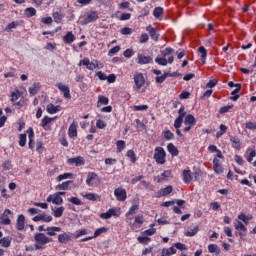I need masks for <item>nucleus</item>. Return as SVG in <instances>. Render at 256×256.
Instances as JSON below:
<instances>
[{
    "label": "nucleus",
    "mask_w": 256,
    "mask_h": 256,
    "mask_svg": "<svg viewBox=\"0 0 256 256\" xmlns=\"http://www.w3.org/2000/svg\"><path fill=\"white\" fill-rule=\"evenodd\" d=\"M114 195L117 201H125L127 199V191L123 188H116L114 190Z\"/></svg>",
    "instance_id": "obj_11"
},
{
    "label": "nucleus",
    "mask_w": 256,
    "mask_h": 256,
    "mask_svg": "<svg viewBox=\"0 0 256 256\" xmlns=\"http://www.w3.org/2000/svg\"><path fill=\"white\" fill-rule=\"evenodd\" d=\"M96 127L97 129H105V127H107V123H105V121L98 119L96 121Z\"/></svg>",
    "instance_id": "obj_60"
},
{
    "label": "nucleus",
    "mask_w": 256,
    "mask_h": 256,
    "mask_svg": "<svg viewBox=\"0 0 256 256\" xmlns=\"http://www.w3.org/2000/svg\"><path fill=\"white\" fill-rule=\"evenodd\" d=\"M163 135H164V139H166L167 141H171V140L175 139V134H173V132H171V130L164 131Z\"/></svg>",
    "instance_id": "obj_47"
},
{
    "label": "nucleus",
    "mask_w": 256,
    "mask_h": 256,
    "mask_svg": "<svg viewBox=\"0 0 256 256\" xmlns=\"http://www.w3.org/2000/svg\"><path fill=\"white\" fill-rule=\"evenodd\" d=\"M20 97L21 92H19V90H16L11 94V102L13 103V105H16L17 107H21L23 105V102L19 100Z\"/></svg>",
    "instance_id": "obj_12"
},
{
    "label": "nucleus",
    "mask_w": 256,
    "mask_h": 256,
    "mask_svg": "<svg viewBox=\"0 0 256 256\" xmlns=\"http://www.w3.org/2000/svg\"><path fill=\"white\" fill-rule=\"evenodd\" d=\"M11 241H13V238H11L10 236L3 237L0 239V245L5 248L11 247Z\"/></svg>",
    "instance_id": "obj_30"
},
{
    "label": "nucleus",
    "mask_w": 256,
    "mask_h": 256,
    "mask_svg": "<svg viewBox=\"0 0 256 256\" xmlns=\"http://www.w3.org/2000/svg\"><path fill=\"white\" fill-rule=\"evenodd\" d=\"M96 179H98L97 174L95 172H90L87 176L86 184L91 187L95 184Z\"/></svg>",
    "instance_id": "obj_21"
},
{
    "label": "nucleus",
    "mask_w": 256,
    "mask_h": 256,
    "mask_svg": "<svg viewBox=\"0 0 256 256\" xmlns=\"http://www.w3.org/2000/svg\"><path fill=\"white\" fill-rule=\"evenodd\" d=\"M51 121H53V118L49 116H44V118L41 120L40 127H42L43 129H47V126L49 125V123H51Z\"/></svg>",
    "instance_id": "obj_35"
},
{
    "label": "nucleus",
    "mask_w": 256,
    "mask_h": 256,
    "mask_svg": "<svg viewBox=\"0 0 256 256\" xmlns=\"http://www.w3.org/2000/svg\"><path fill=\"white\" fill-rule=\"evenodd\" d=\"M84 65L89 71H95L97 67H99V61L93 60L92 62L89 60L88 57H85L83 60H80L78 66L81 67Z\"/></svg>",
    "instance_id": "obj_4"
},
{
    "label": "nucleus",
    "mask_w": 256,
    "mask_h": 256,
    "mask_svg": "<svg viewBox=\"0 0 256 256\" xmlns=\"http://www.w3.org/2000/svg\"><path fill=\"white\" fill-rule=\"evenodd\" d=\"M64 41L69 45L70 43H73V41H75V35L73 34V32H67V34L64 36Z\"/></svg>",
    "instance_id": "obj_38"
},
{
    "label": "nucleus",
    "mask_w": 256,
    "mask_h": 256,
    "mask_svg": "<svg viewBox=\"0 0 256 256\" xmlns=\"http://www.w3.org/2000/svg\"><path fill=\"white\" fill-rule=\"evenodd\" d=\"M171 193H173V186L169 185L165 188H162L160 191H159V195L161 197H167V195H171Z\"/></svg>",
    "instance_id": "obj_26"
},
{
    "label": "nucleus",
    "mask_w": 256,
    "mask_h": 256,
    "mask_svg": "<svg viewBox=\"0 0 256 256\" xmlns=\"http://www.w3.org/2000/svg\"><path fill=\"white\" fill-rule=\"evenodd\" d=\"M19 145L20 147H25V145H27V134L19 135Z\"/></svg>",
    "instance_id": "obj_50"
},
{
    "label": "nucleus",
    "mask_w": 256,
    "mask_h": 256,
    "mask_svg": "<svg viewBox=\"0 0 256 256\" xmlns=\"http://www.w3.org/2000/svg\"><path fill=\"white\" fill-rule=\"evenodd\" d=\"M91 230L89 229H81L78 230L75 234V239H79V237H83V235H90Z\"/></svg>",
    "instance_id": "obj_43"
},
{
    "label": "nucleus",
    "mask_w": 256,
    "mask_h": 256,
    "mask_svg": "<svg viewBox=\"0 0 256 256\" xmlns=\"http://www.w3.org/2000/svg\"><path fill=\"white\" fill-rule=\"evenodd\" d=\"M182 179L186 185H189V183H191V181H193V176L191 175V170H184L183 174H182Z\"/></svg>",
    "instance_id": "obj_20"
},
{
    "label": "nucleus",
    "mask_w": 256,
    "mask_h": 256,
    "mask_svg": "<svg viewBox=\"0 0 256 256\" xmlns=\"http://www.w3.org/2000/svg\"><path fill=\"white\" fill-rule=\"evenodd\" d=\"M126 157L130 159L131 163H137V154H135V151L128 150L126 153Z\"/></svg>",
    "instance_id": "obj_37"
},
{
    "label": "nucleus",
    "mask_w": 256,
    "mask_h": 256,
    "mask_svg": "<svg viewBox=\"0 0 256 256\" xmlns=\"http://www.w3.org/2000/svg\"><path fill=\"white\" fill-rule=\"evenodd\" d=\"M19 25H21V23H19V21H13L7 25L6 31H11V29H17V27H19Z\"/></svg>",
    "instance_id": "obj_52"
},
{
    "label": "nucleus",
    "mask_w": 256,
    "mask_h": 256,
    "mask_svg": "<svg viewBox=\"0 0 256 256\" xmlns=\"http://www.w3.org/2000/svg\"><path fill=\"white\" fill-rule=\"evenodd\" d=\"M56 87H58L59 91L63 93L64 99H71V90L69 89V86L63 83H58Z\"/></svg>",
    "instance_id": "obj_9"
},
{
    "label": "nucleus",
    "mask_w": 256,
    "mask_h": 256,
    "mask_svg": "<svg viewBox=\"0 0 256 256\" xmlns=\"http://www.w3.org/2000/svg\"><path fill=\"white\" fill-rule=\"evenodd\" d=\"M108 211L111 217H119V215H121V212H119L117 208H110Z\"/></svg>",
    "instance_id": "obj_58"
},
{
    "label": "nucleus",
    "mask_w": 256,
    "mask_h": 256,
    "mask_svg": "<svg viewBox=\"0 0 256 256\" xmlns=\"http://www.w3.org/2000/svg\"><path fill=\"white\" fill-rule=\"evenodd\" d=\"M134 223H137L138 225H143V223H145V218L142 214H139L135 216Z\"/></svg>",
    "instance_id": "obj_56"
},
{
    "label": "nucleus",
    "mask_w": 256,
    "mask_h": 256,
    "mask_svg": "<svg viewBox=\"0 0 256 256\" xmlns=\"http://www.w3.org/2000/svg\"><path fill=\"white\" fill-rule=\"evenodd\" d=\"M43 141H37L36 142V151L37 153H39V155H41V153H43Z\"/></svg>",
    "instance_id": "obj_62"
},
{
    "label": "nucleus",
    "mask_w": 256,
    "mask_h": 256,
    "mask_svg": "<svg viewBox=\"0 0 256 256\" xmlns=\"http://www.w3.org/2000/svg\"><path fill=\"white\" fill-rule=\"evenodd\" d=\"M230 143H232L233 149L241 151V139L237 136H230Z\"/></svg>",
    "instance_id": "obj_14"
},
{
    "label": "nucleus",
    "mask_w": 256,
    "mask_h": 256,
    "mask_svg": "<svg viewBox=\"0 0 256 256\" xmlns=\"http://www.w3.org/2000/svg\"><path fill=\"white\" fill-rule=\"evenodd\" d=\"M69 203H72L73 205H83V201L77 197H70L68 198Z\"/></svg>",
    "instance_id": "obj_53"
},
{
    "label": "nucleus",
    "mask_w": 256,
    "mask_h": 256,
    "mask_svg": "<svg viewBox=\"0 0 256 256\" xmlns=\"http://www.w3.org/2000/svg\"><path fill=\"white\" fill-rule=\"evenodd\" d=\"M107 231H109V228L107 227L98 228L94 232V235H93L94 239H97V237H100V235H103V233H107Z\"/></svg>",
    "instance_id": "obj_36"
},
{
    "label": "nucleus",
    "mask_w": 256,
    "mask_h": 256,
    "mask_svg": "<svg viewBox=\"0 0 256 256\" xmlns=\"http://www.w3.org/2000/svg\"><path fill=\"white\" fill-rule=\"evenodd\" d=\"M84 198L88 201H101V196L95 193H87L86 195H84Z\"/></svg>",
    "instance_id": "obj_29"
},
{
    "label": "nucleus",
    "mask_w": 256,
    "mask_h": 256,
    "mask_svg": "<svg viewBox=\"0 0 256 256\" xmlns=\"http://www.w3.org/2000/svg\"><path fill=\"white\" fill-rule=\"evenodd\" d=\"M208 251L209 253H215V255H221V249L219 246H217V244H209Z\"/></svg>",
    "instance_id": "obj_31"
},
{
    "label": "nucleus",
    "mask_w": 256,
    "mask_h": 256,
    "mask_svg": "<svg viewBox=\"0 0 256 256\" xmlns=\"http://www.w3.org/2000/svg\"><path fill=\"white\" fill-rule=\"evenodd\" d=\"M116 147H117V153H121L126 147L125 141L123 140H118L116 142Z\"/></svg>",
    "instance_id": "obj_48"
},
{
    "label": "nucleus",
    "mask_w": 256,
    "mask_h": 256,
    "mask_svg": "<svg viewBox=\"0 0 256 256\" xmlns=\"http://www.w3.org/2000/svg\"><path fill=\"white\" fill-rule=\"evenodd\" d=\"M58 241L59 243H67L68 241H71V236L67 233L59 234Z\"/></svg>",
    "instance_id": "obj_39"
},
{
    "label": "nucleus",
    "mask_w": 256,
    "mask_h": 256,
    "mask_svg": "<svg viewBox=\"0 0 256 256\" xmlns=\"http://www.w3.org/2000/svg\"><path fill=\"white\" fill-rule=\"evenodd\" d=\"M120 51H121V46H115L108 51V57H113V55L119 53Z\"/></svg>",
    "instance_id": "obj_51"
},
{
    "label": "nucleus",
    "mask_w": 256,
    "mask_h": 256,
    "mask_svg": "<svg viewBox=\"0 0 256 256\" xmlns=\"http://www.w3.org/2000/svg\"><path fill=\"white\" fill-rule=\"evenodd\" d=\"M149 41V34L148 33H142L139 39V43H147Z\"/></svg>",
    "instance_id": "obj_59"
},
{
    "label": "nucleus",
    "mask_w": 256,
    "mask_h": 256,
    "mask_svg": "<svg viewBox=\"0 0 256 256\" xmlns=\"http://www.w3.org/2000/svg\"><path fill=\"white\" fill-rule=\"evenodd\" d=\"M238 219L239 221H243V223H245V225H249V221H251V219H253V216L251 215H245L244 213H241L238 215Z\"/></svg>",
    "instance_id": "obj_33"
},
{
    "label": "nucleus",
    "mask_w": 256,
    "mask_h": 256,
    "mask_svg": "<svg viewBox=\"0 0 256 256\" xmlns=\"http://www.w3.org/2000/svg\"><path fill=\"white\" fill-rule=\"evenodd\" d=\"M16 229L17 231H23L25 229V216L23 214H20L17 218Z\"/></svg>",
    "instance_id": "obj_16"
},
{
    "label": "nucleus",
    "mask_w": 256,
    "mask_h": 256,
    "mask_svg": "<svg viewBox=\"0 0 256 256\" xmlns=\"http://www.w3.org/2000/svg\"><path fill=\"white\" fill-rule=\"evenodd\" d=\"M71 183H73V181L68 180L66 182H63L62 184H58L56 186V189H58V191H67V190H69V186L71 185Z\"/></svg>",
    "instance_id": "obj_28"
},
{
    "label": "nucleus",
    "mask_w": 256,
    "mask_h": 256,
    "mask_svg": "<svg viewBox=\"0 0 256 256\" xmlns=\"http://www.w3.org/2000/svg\"><path fill=\"white\" fill-rule=\"evenodd\" d=\"M9 215H12L11 210L6 209L4 213L0 216V221L2 225H11V219H9Z\"/></svg>",
    "instance_id": "obj_13"
},
{
    "label": "nucleus",
    "mask_w": 256,
    "mask_h": 256,
    "mask_svg": "<svg viewBox=\"0 0 256 256\" xmlns=\"http://www.w3.org/2000/svg\"><path fill=\"white\" fill-rule=\"evenodd\" d=\"M213 169L217 175H221V173H223V166H221V162L218 158L213 159Z\"/></svg>",
    "instance_id": "obj_17"
},
{
    "label": "nucleus",
    "mask_w": 256,
    "mask_h": 256,
    "mask_svg": "<svg viewBox=\"0 0 256 256\" xmlns=\"http://www.w3.org/2000/svg\"><path fill=\"white\" fill-rule=\"evenodd\" d=\"M68 136L70 139L77 137V123L73 122L68 128Z\"/></svg>",
    "instance_id": "obj_19"
},
{
    "label": "nucleus",
    "mask_w": 256,
    "mask_h": 256,
    "mask_svg": "<svg viewBox=\"0 0 256 256\" xmlns=\"http://www.w3.org/2000/svg\"><path fill=\"white\" fill-rule=\"evenodd\" d=\"M198 52L201 54L200 61L205 65V61L207 60V49H205V46H200L198 48Z\"/></svg>",
    "instance_id": "obj_25"
},
{
    "label": "nucleus",
    "mask_w": 256,
    "mask_h": 256,
    "mask_svg": "<svg viewBox=\"0 0 256 256\" xmlns=\"http://www.w3.org/2000/svg\"><path fill=\"white\" fill-rule=\"evenodd\" d=\"M53 205H62L63 204V198L59 196V194H54V198L52 200Z\"/></svg>",
    "instance_id": "obj_49"
},
{
    "label": "nucleus",
    "mask_w": 256,
    "mask_h": 256,
    "mask_svg": "<svg viewBox=\"0 0 256 256\" xmlns=\"http://www.w3.org/2000/svg\"><path fill=\"white\" fill-rule=\"evenodd\" d=\"M184 123L186 125H191L192 127H194V125H197V119H195V116H193L192 114H188L185 117Z\"/></svg>",
    "instance_id": "obj_23"
},
{
    "label": "nucleus",
    "mask_w": 256,
    "mask_h": 256,
    "mask_svg": "<svg viewBox=\"0 0 256 256\" xmlns=\"http://www.w3.org/2000/svg\"><path fill=\"white\" fill-rule=\"evenodd\" d=\"M24 14L25 17L31 18V17H35V15H37V10L33 7H28L24 10Z\"/></svg>",
    "instance_id": "obj_32"
},
{
    "label": "nucleus",
    "mask_w": 256,
    "mask_h": 256,
    "mask_svg": "<svg viewBox=\"0 0 256 256\" xmlns=\"http://www.w3.org/2000/svg\"><path fill=\"white\" fill-rule=\"evenodd\" d=\"M177 249L179 251H185V249H187V247L185 246V244L180 243V242L174 243V245L171 246L170 248H163L160 256L175 255L177 253Z\"/></svg>",
    "instance_id": "obj_2"
},
{
    "label": "nucleus",
    "mask_w": 256,
    "mask_h": 256,
    "mask_svg": "<svg viewBox=\"0 0 256 256\" xmlns=\"http://www.w3.org/2000/svg\"><path fill=\"white\" fill-rule=\"evenodd\" d=\"M98 103H100L101 105H109V98L105 96H99Z\"/></svg>",
    "instance_id": "obj_63"
},
{
    "label": "nucleus",
    "mask_w": 256,
    "mask_h": 256,
    "mask_svg": "<svg viewBox=\"0 0 256 256\" xmlns=\"http://www.w3.org/2000/svg\"><path fill=\"white\" fill-rule=\"evenodd\" d=\"M67 163L68 165H75L76 167H81V165H85V158H83V156L68 158Z\"/></svg>",
    "instance_id": "obj_7"
},
{
    "label": "nucleus",
    "mask_w": 256,
    "mask_h": 256,
    "mask_svg": "<svg viewBox=\"0 0 256 256\" xmlns=\"http://www.w3.org/2000/svg\"><path fill=\"white\" fill-rule=\"evenodd\" d=\"M155 63H157L158 65H161L162 67H166L167 65V58L165 57H156L155 58Z\"/></svg>",
    "instance_id": "obj_46"
},
{
    "label": "nucleus",
    "mask_w": 256,
    "mask_h": 256,
    "mask_svg": "<svg viewBox=\"0 0 256 256\" xmlns=\"http://www.w3.org/2000/svg\"><path fill=\"white\" fill-rule=\"evenodd\" d=\"M61 231H62L61 227H57V226H51L46 228V232H47V235H49V237H55V235H57V233H61Z\"/></svg>",
    "instance_id": "obj_18"
},
{
    "label": "nucleus",
    "mask_w": 256,
    "mask_h": 256,
    "mask_svg": "<svg viewBox=\"0 0 256 256\" xmlns=\"http://www.w3.org/2000/svg\"><path fill=\"white\" fill-rule=\"evenodd\" d=\"M34 241L35 243V249L36 251H39L40 249H43L47 243H53V238L47 237L44 233H36L34 235Z\"/></svg>",
    "instance_id": "obj_1"
},
{
    "label": "nucleus",
    "mask_w": 256,
    "mask_h": 256,
    "mask_svg": "<svg viewBox=\"0 0 256 256\" xmlns=\"http://www.w3.org/2000/svg\"><path fill=\"white\" fill-rule=\"evenodd\" d=\"M64 211H65V207L60 206V207H58V208H56V209L54 210V214H53V215H54V217H56V218L63 217Z\"/></svg>",
    "instance_id": "obj_44"
},
{
    "label": "nucleus",
    "mask_w": 256,
    "mask_h": 256,
    "mask_svg": "<svg viewBox=\"0 0 256 256\" xmlns=\"http://www.w3.org/2000/svg\"><path fill=\"white\" fill-rule=\"evenodd\" d=\"M69 177H73V173H64L57 176L56 181H63L64 179H69Z\"/></svg>",
    "instance_id": "obj_54"
},
{
    "label": "nucleus",
    "mask_w": 256,
    "mask_h": 256,
    "mask_svg": "<svg viewBox=\"0 0 256 256\" xmlns=\"http://www.w3.org/2000/svg\"><path fill=\"white\" fill-rule=\"evenodd\" d=\"M199 233V227L195 226L193 229H190L185 232L186 237H195Z\"/></svg>",
    "instance_id": "obj_42"
},
{
    "label": "nucleus",
    "mask_w": 256,
    "mask_h": 256,
    "mask_svg": "<svg viewBox=\"0 0 256 256\" xmlns=\"http://www.w3.org/2000/svg\"><path fill=\"white\" fill-rule=\"evenodd\" d=\"M41 87V84L39 82H36L29 88L30 95H37L39 89Z\"/></svg>",
    "instance_id": "obj_34"
},
{
    "label": "nucleus",
    "mask_w": 256,
    "mask_h": 256,
    "mask_svg": "<svg viewBox=\"0 0 256 256\" xmlns=\"http://www.w3.org/2000/svg\"><path fill=\"white\" fill-rule=\"evenodd\" d=\"M167 151L172 155V157H177V155H179V149H177L173 143H169L167 145Z\"/></svg>",
    "instance_id": "obj_22"
},
{
    "label": "nucleus",
    "mask_w": 256,
    "mask_h": 256,
    "mask_svg": "<svg viewBox=\"0 0 256 256\" xmlns=\"http://www.w3.org/2000/svg\"><path fill=\"white\" fill-rule=\"evenodd\" d=\"M146 31L149 32V35L152 39V41H159V34L157 33V30L155 28H153V26L149 25L146 27Z\"/></svg>",
    "instance_id": "obj_15"
},
{
    "label": "nucleus",
    "mask_w": 256,
    "mask_h": 256,
    "mask_svg": "<svg viewBox=\"0 0 256 256\" xmlns=\"http://www.w3.org/2000/svg\"><path fill=\"white\" fill-rule=\"evenodd\" d=\"M167 77H175V75L165 72L162 76L156 77V83H165V79H167Z\"/></svg>",
    "instance_id": "obj_41"
},
{
    "label": "nucleus",
    "mask_w": 256,
    "mask_h": 256,
    "mask_svg": "<svg viewBox=\"0 0 256 256\" xmlns=\"http://www.w3.org/2000/svg\"><path fill=\"white\" fill-rule=\"evenodd\" d=\"M47 112L50 115H55V113H58V111H61V106H55L54 104H48L46 108Z\"/></svg>",
    "instance_id": "obj_24"
},
{
    "label": "nucleus",
    "mask_w": 256,
    "mask_h": 256,
    "mask_svg": "<svg viewBox=\"0 0 256 256\" xmlns=\"http://www.w3.org/2000/svg\"><path fill=\"white\" fill-rule=\"evenodd\" d=\"M167 153L163 147H156L154 153V159L158 165H165Z\"/></svg>",
    "instance_id": "obj_3"
},
{
    "label": "nucleus",
    "mask_w": 256,
    "mask_h": 256,
    "mask_svg": "<svg viewBox=\"0 0 256 256\" xmlns=\"http://www.w3.org/2000/svg\"><path fill=\"white\" fill-rule=\"evenodd\" d=\"M137 63L138 65H149V63H153V57L145 56L143 54H138Z\"/></svg>",
    "instance_id": "obj_10"
},
{
    "label": "nucleus",
    "mask_w": 256,
    "mask_h": 256,
    "mask_svg": "<svg viewBox=\"0 0 256 256\" xmlns=\"http://www.w3.org/2000/svg\"><path fill=\"white\" fill-rule=\"evenodd\" d=\"M173 48L171 47H168V48H165L164 51H162V57H169V55H173Z\"/></svg>",
    "instance_id": "obj_61"
},
{
    "label": "nucleus",
    "mask_w": 256,
    "mask_h": 256,
    "mask_svg": "<svg viewBox=\"0 0 256 256\" xmlns=\"http://www.w3.org/2000/svg\"><path fill=\"white\" fill-rule=\"evenodd\" d=\"M163 13H165V10L161 6H158L153 10V15L155 19H159V21H161V15H163Z\"/></svg>",
    "instance_id": "obj_27"
},
{
    "label": "nucleus",
    "mask_w": 256,
    "mask_h": 256,
    "mask_svg": "<svg viewBox=\"0 0 256 256\" xmlns=\"http://www.w3.org/2000/svg\"><path fill=\"white\" fill-rule=\"evenodd\" d=\"M137 211H139V204H133L126 213V217H129V215H135Z\"/></svg>",
    "instance_id": "obj_40"
},
{
    "label": "nucleus",
    "mask_w": 256,
    "mask_h": 256,
    "mask_svg": "<svg viewBox=\"0 0 256 256\" xmlns=\"http://www.w3.org/2000/svg\"><path fill=\"white\" fill-rule=\"evenodd\" d=\"M32 221H34L35 223H37L38 221H43L44 223H51V221H53V216L42 213L37 216H34L32 218Z\"/></svg>",
    "instance_id": "obj_8"
},
{
    "label": "nucleus",
    "mask_w": 256,
    "mask_h": 256,
    "mask_svg": "<svg viewBox=\"0 0 256 256\" xmlns=\"http://www.w3.org/2000/svg\"><path fill=\"white\" fill-rule=\"evenodd\" d=\"M134 83H135V89L139 90L145 85V76H143V73H136L134 74Z\"/></svg>",
    "instance_id": "obj_5"
},
{
    "label": "nucleus",
    "mask_w": 256,
    "mask_h": 256,
    "mask_svg": "<svg viewBox=\"0 0 256 256\" xmlns=\"http://www.w3.org/2000/svg\"><path fill=\"white\" fill-rule=\"evenodd\" d=\"M134 111H147V109H149L148 105H134L133 107Z\"/></svg>",
    "instance_id": "obj_64"
},
{
    "label": "nucleus",
    "mask_w": 256,
    "mask_h": 256,
    "mask_svg": "<svg viewBox=\"0 0 256 256\" xmlns=\"http://www.w3.org/2000/svg\"><path fill=\"white\" fill-rule=\"evenodd\" d=\"M99 19V14L97 11H91L83 20L84 25H89V23H95Z\"/></svg>",
    "instance_id": "obj_6"
},
{
    "label": "nucleus",
    "mask_w": 256,
    "mask_h": 256,
    "mask_svg": "<svg viewBox=\"0 0 256 256\" xmlns=\"http://www.w3.org/2000/svg\"><path fill=\"white\" fill-rule=\"evenodd\" d=\"M138 243H140L141 245H147L148 243L151 242V238L147 237V236H139L137 238Z\"/></svg>",
    "instance_id": "obj_45"
},
{
    "label": "nucleus",
    "mask_w": 256,
    "mask_h": 256,
    "mask_svg": "<svg viewBox=\"0 0 256 256\" xmlns=\"http://www.w3.org/2000/svg\"><path fill=\"white\" fill-rule=\"evenodd\" d=\"M121 35H132L133 29L129 27H124L120 30Z\"/></svg>",
    "instance_id": "obj_57"
},
{
    "label": "nucleus",
    "mask_w": 256,
    "mask_h": 256,
    "mask_svg": "<svg viewBox=\"0 0 256 256\" xmlns=\"http://www.w3.org/2000/svg\"><path fill=\"white\" fill-rule=\"evenodd\" d=\"M245 128L249 129L250 131H255L256 129V122L248 121L245 123Z\"/></svg>",
    "instance_id": "obj_55"
}]
</instances>
